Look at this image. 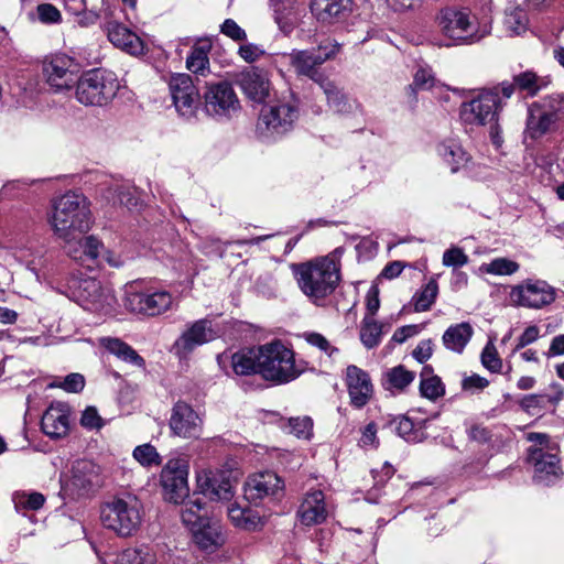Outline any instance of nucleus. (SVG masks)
Segmentation results:
<instances>
[{
	"label": "nucleus",
	"mask_w": 564,
	"mask_h": 564,
	"mask_svg": "<svg viewBox=\"0 0 564 564\" xmlns=\"http://www.w3.org/2000/svg\"><path fill=\"white\" fill-rule=\"evenodd\" d=\"M170 427L174 435L196 438L202 433V419L187 403L177 402L172 410Z\"/></svg>",
	"instance_id": "4be33fe9"
},
{
	"label": "nucleus",
	"mask_w": 564,
	"mask_h": 564,
	"mask_svg": "<svg viewBox=\"0 0 564 564\" xmlns=\"http://www.w3.org/2000/svg\"><path fill=\"white\" fill-rule=\"evenodd\" d=\"M436 153L449 167L452 173L462 171L470 160L469 154L455 139H447L440 142L436 147Z\"/></svg>",
	"instance_id": "7c9ffc66"
},
{
	"label": "nucleus",
	"mask_w": 564,
	"mask_h": 564,
	"mask_svg": "<svg viewBox=\"0 0 564 564\" xmlns=\"http://www.w3.org/2000/svg\"><path fill=\"white\" fill-rule=\"evenodd\" d=\"M482 366L491 372H500L502 368V360L498 355L497 348L492 340H489L484 347L481 352Z\"/></svg>",
	"instance_id": "5fc2aeb1"
},
{
	"label": "nucleus",
	"mask_w": 564,
	"mask_h": 564,
	"mask_svg": "<svg viewBox=\"0 0 564 564\" xmlns=\"http://www.w3.org/2000/svg\"><path fill=\"white\" fill-rule=\"evenodd\" d=\"M135 189L127 184L116 185L107 191L106 198L111 200L113 205H123L131 209L138 205V198L135 197Z\"/></svg>",
	"instance_id": "37998d69"
},
{
	"label": "nucleus",
	"mask_w": 564,
	"mask_h": 564,
	"mask_svg": "<svg viewBox=\"0 0 564 564\" xmlns=\"http://www.w3.org/2000/svg\"><path fill=\"white\" fill-rule=\"evenodd\" d=\"M527 440L532 443L528 448V462L533 466L536 482L551 485L562 477L558 458V445L545 433L530 432Z\"/></svg>",
	"instance_id": "39448f33"
},
{
	"label": "nucleus",
	"mask_w": 564,
	"mask_h": 564,
	"mask_svg": "<svg viewBox=\"0 0 564 564\" xmlns=\"http://www.w3.org/2000/svg\"><path fill=\"white\" fill-rule=\"evenodd\" d=\"M217 337L216 330L208 319L194 322L173 344L172 350L180 358L188 356L196 347L212 341Z\"/></svg>",
	"instance_id": "6ab92c4d"
},
{
	"label": "nucleus",
	"mask_w": 564,
	"mask_h": 564,
	"mask_svg": "<svg viewBox=\"0 0 564 564\" xmlns=\"http://www.w3.org/2000/svg\"><path fill=\"white\" fill-rule=\"evenodd\" d=\"M116 564H161L156 552L149 546L127 549L116 556Z\"/></svg>",
	"instance_id": "58836bf2"
},
{
	"label": "nucleus",
	"mask_w": 564,
	"mask_h": 564,
	"mask_svg": "<svg viewBox=\"0 0 564 564\" xmlns=\"http://www.w3.org/2000/svg\"><path fill=\"white\" fill-rule=\"evenodd\" d=\"M143 519L142 503L133 496L115 498L100 510L102 525L121 538L133 535Z\"/></svg>",
	"instance_id": "423d86ee"
},
{
	"label": "nucleus",
	"mask_w": 564,
	"mask_h": 564,
	"mask_svg": "<svg viewBox=\"0 0 564 564\" xmlns=\"http://www.w3.org/2000/svg\"><path fill=\"white\" fill-rule=\"evenodd\" d=\"M258 366L265 380L276 383L290 382L301 373L295 366L294 352L279 340L258 347Z\"/></svg>",
	"instance_id": "0eeeda50"
},
{
	"label": "nucleus",
	"mask_w": 564,
	"mask_h": 564,
	"mask_svg": "<svg viewBox=\"0 0 564 564\" xmlns=\"http://www.w3.org/2000/svg\"><path fill=\"white\" fill-rule=\"evenodd\" d=\"M133 458L145 468L158 467L162 463V457L158 453L156 448L149 444H142L137 446L132 452Z\"/></svg>",
	"instance_id": "de8ad7c7"
},
{
	"label": "nucleus",
	"mask_w": 564,
	"mask_h": 564,
	"mask_svg": "<svg viewBox=\"0 0 564 564\" xmlns=\"http://www.w3.org/2000/svg\"><path fill=\"white\" fill-rule=\"evenodd\" d=\"M48 224L54 236L70 243L76 237L86 235L93 225V216L85 196L67 192L56 198L48 214Z\"/></svg>",
	"instance_id": "f03ea898"
},
{
	"label": "nucleus",
	"mask_w": 564,
	"mask_h": 564,
	"mask_svg": "<svg viewBox=\"0 0 564 564\" xmlns=\"http://www.w3.org/2000/svg\"><path fill=\"white\" fill-rule=\"evenodd\" d=\"M238 55L246 63H254L265 55V51L261 45L254 43L242 42L238 48Z\"/></svg>",
	"instance_id": "13d9d810"
},
{
	"label": "nucleus",
	"mask_w": 564,
	"mask_h": 564,
	"mask_svg": "<svg viewBox=\"0 0 564 564\" xmlns=\"http://www.w3.org/2000/svg\"><path fill=\"white\" fill-rule=\"evenodd\" d=\"M100 485V467L93 460H76L68 478L62 487L64 494L73 499L88 495Z\"/></svg>",
	"instance_id": "ddd939ff"
},
{
	"label": "nucleus",
	"mask_w": 564,
	"mask_h": 564,
	"mask_svg": "<svg viewBox=\"0 0 564 564\" xmlns=\"http://www.w3.org/2000/svg\"><path fill=\"white\" fill-rule=\"evenodd\" d=\"M343 250L335 249L324 257L294 264V278L301 292L316 306H325L341 281Z\"/></svg>",
	"instance_id": "f257e3e1"
},
{
	"label": "nucleus",
	"mask_w": 564,
	"mask_h": 564,
	"mask_svg": "<svg viewBox=\"0 0 564 564\" xmlns=\"http://www.w3.org/2000/svg\"><path fill=\"white\" fill-rule=\"evenodd\" d=\"M354 0H311L310 9L315 20L325 26L343 22L351 12Z\"/></svg>",
	"instance_id": "412c9836"
},
{
	"label": "nucleus",
	"mask_w": 564,
	"mask_h": 564,
	"mask_svg": "<svg viewBox=\"0 0 564 564\" xmlns=\"http://www.w3.org/2000/svg\"><path fill=\"white\" fill-rule=\"evenodd\" d=\"M208 51V45L194 46L186 58L187 69L195 74L204 75L209 65Z\"/></svg>",
	"instance_id": "49530a36"
},
{
	"label": "nucleus",
	"mask_w": 564,
	"mask_h": 564,
	"mask_svg": "<svg viewBox=\"0 0 564 564\" xmlns=\"http://www.w3.org/2000/svg\"><path fill=\"white\" fill-rule=\"evenodd\" d=\"M123 303L130 312L156 316L171 308L173 297L167 291L143 292L131 284L126 289Z\"/></svg>",
	"instance_id": "f8f14e48"
},
{
	"label": "nucleus",
	"mask_w": 564,
	"mask_h": 564,
	"mask_svg": "<svg viewBox=\"0 0 564 564\" xmlns=\"http://www.w3.org/2000/svg\"><path fill=\"white\" fill-rule=\"evenodd\" d=\"M231 367L236 375L248 376L259 372L258 348L241 350L231 356Z\"/></svg>",
	"instance_id": "ea45409f"
},
{
	"label": "nucleus",
	"mask_w": 564,
	"mask_h": 564,
	"mask_svg": "<svg viewBox=\"0 0 564 564\" xmlns=\"http://www.w3.org/2000/svg\"><path fill=\"white\" fill-rule=\"evenodd\" d=\"M43 75L48 86L55 90L69 89L77 80L78 64L74 58L57 54L43 62Z\"/></svg>",
	"instance_id": "dca6fc26"
},
{
	"label": "nucleus",
	"mask_w": 564,
	"mask_h": 564,
	"mask_svg": "<svg viewBox=\"0 0 564 564\" xmlns=\"http://www.w3.org/2000/svg\"><path fill=\"white\" fill-rule=\"evenodd\" d=\"M231 523L247 531H254L262 525L261 517L249 508H242L236 503L227 508Z\"/></svg>",
	"instance_id": "e433bc0d"
},
{
	"label": "nucleus",
	"mask_w": 564,
	"mask_h": 564,
	"mask_svg": "<svg viewBox=\"0 0 564 564\" xmlns=\"http://www.w3.org/2000/svg\"><path fill=\"white\" fill-rule=\"evenodd\" d=\"M58 387L67 392L76 393L84 389L85 379L79 373H70L66 376L61 383H58Z\"/></svg>",
	"instance_id": "e2e57ef3"
},
{
	"label": "nucleus",
	"mask_w": 564,
	"mask_h": 564,
	"mask_svg": "<svg viewBox=\"0 0 564 564\" xmlns=\"http://www.w3.org/2000/svg\"><path fill=\"white\" fill-rule=\"evenodd\" d=\"M109 41L131 55H140L144 51L143 41L124 25L110 21L106 26Z\"/></svg>",
	"instance_id": "c756f323"
},
{
	"label": "nucleus",
	"mask_w": 564,
	"mask_h": 564,
	"mask_svg": "<svg viewBox=\"0 0 564 564\" xmlns=\"http://www.w3.org/2000/svg\"><path fill=\"white\" fill-rule=\"evenodd\" d=\"M474 334L469 323L463 322L449 326L443 334L442 340L444 346L455 352H463Z\"/></svg>",
	"instance_id": "f704fd0d"
},
{
	"label": "nucleus",
	"mask_w": 564,
	"mask_h": 564,
	"mask_svg": "<svg viewBox=\"0 0 564 564\" xmlns=\"http://www.w3.org/2000/svg\"><path fill=\"white\" fill-rule=\"evenodd\" d=\"M555 289L543 280H525L512 286L509 299L513 305L542 308L555 301Z\"/></svg>",
	"instance_id": "4468645a"
},
{
	"label": "nucleus",
	"mask_w": 564,
	"mask_h": 564,
	"mask_svg": "<svg viewBox=\"0 0 564 564\" xmlns=\"http://www.w3.org/2000/svg\"><path fill=\"white\" fill-rule=\"evenodd\" d=\"M563 98L552 97L534 102L529 108L525 134L535 140L551 132L560 120Z\"/></svg>",
	"instance_id": "9d476101"
},
{
	"label": "nucleus",
	"mask_w": 564,
	"mask_h": 564,
	"mask_svg": "<svg viewBox=\"0 0 564 564\" xmlns=\"http://www.w3.org/2000/svg\"><path fill=\"white\" fill-rule=\"evenodd\" d=\"M238 84L247 97L256 102L264 101L271 90L268 73L258 67L242 70L238 76Z\"/></svg>",
	"instance_id": "b1692460"
},
{
	"label": "nucleus",
	"mask_w": 564,
	"mask_h": 564,
	"mask_svg": "<svg viewBox=\"0 0 564 564\" xmlns=\"http://www.w3.org/2000/svg\"><path fill=\"white\" fill-rule=\"evenodd\" d=\"M438 293L437 282L432 279L414 296V308L416 312H425L431 308Z\"/></svg>",
	"instance_id": "09e8293b"
},
{
	"label": "nucleus",
	"mask_w": 564,
	"mask_h": 564,
	"mask_svg": "<svg viewBox=\"0 0 564 564\" xmlns=\"http://www.w3.org/2000/svg\"><path fill=\"white\" fill-rule=\"evenodd\" d=\"M42 431L51 438L64 437L69 430V410L64 403H52L41 421Z\"/></svg>",
	"instance_id": "c85d7f7f"
},
{
	"label": "nucleus",
	"mask_w": 564,
	"mask_h": 564,
	"mask_svg": "<svg viewBox=\"0 0 564 564\" xmlns=\"http://www.w3.org/2000/svg\"><path fill=\"white\" fill-rule=\"evenodd\" d=\"M518 262L508 258H495L488 263H482L479 271L491 275H511L519 270Z\"/></svg>",
	"instance_id": "c03bdc74"
},
{
	"label": "nucleus",
	"mask_w": 564,
	"mask_h": 564,
	"mask_svg": "<svg viewBox=\"0 0 564 564\" xmlns=\"http://www.w3.org/2000/svg\"><path fill=\"white\" fill-rule=\"evenodd\" d=\"M382 325L370 316H365L360 326V340L368 349L377 347L381 341Z\"/></svg>",
	"instance_id": "a19ab883"
},
{
	"label": "nucleus",
	"mask_w": 564,
	"mask_h": 564,
	"mask_svg": "<svg viewBox=\"0 0 564 564\" xmlns=\"http://www.w3.org/2000/svg\"><path fill=\"white\" fill-rule=\"evenodd\" d=\"M304 338L310 345L317 347L319 350L324 351L329 357L338 352V349L332 346L327 338L319 333H305Z\"/></svg>",
	"instance_id": "680f3d73"
},
{
	"label": "nucleus",
	"mask_w": 564,
	"mask_h": 564,
	"mask_svg": "<svg viewBox=\"0 0 564 564\" xmlns=\"http://www.w3.org/2000/svg\"><path fill=\"white\" fill-rule=\"evenodd\" d=\"M289 62L297 76H305L316 83L318 86L327 80L319 66L323 65L321 57L315 54V50H293L289 54Z\"/></svg>",
	"instance_id": "393cba45"
},
{
	"label": "nucleus",
	"mask_w": 564,
	"mask_h": 564,
	"mask_svg": "<svg viewBox=\"0 0 564 564\" xmlns=\"http://www.w3.org/2000/svg\"><path fill=\"white\" fill-rule=\"evenodd\" d=\"M14 508L17 511H26V510H39L45 502V498L40 492H28V491H17L12 497Z\"/></svg>",
	"instance_id": "a18cd8bd"
},
{
	"label": "nucleus",
	"mask_w": 564,
	"mask_h": 564,
	"mask_svg": "<svg viewBox=\"0 0 564 564\" xmlns=\"http://www.w3.org/2000/svg\"><path fill=\"white\" fill-rule=\"evenodd\" d=\"M398 434L408 442H420L422 432L415 427V424L408 416H401L395 421Z\"/></svg>",
	"instance_id": "864d4df0"
},
{
	"label": "nucleus",
	"mask_w": 564,
	"mask_h": 564,
	"mask_svg": "<svg viewBox=\"0 0 564 564\" xmlns=\"http://www.w3.org/2000/svg\"><path fill=\"white\" fill-rule=\"evenodd\" d=\"M529 17L523 7L510 2L505 9L503 29L509 36H520L529 30Z\"/></svg>",
	"instance_id": "473e14b6"
},
{
	"label": "nucleus",
	"mask_w": 564,
	"mask_h": 564,
	"mask_svg": "<svg viewBox=\"0 0 564 564\" xmlns=\"http://www.w3.org/2000/svg\"><path fill=\"white\" fill-rule=\"evenodd\" d=\"M501 108L502 99L499 97V91L484 89L469 101L462 104L459 117L465 124H494L498 120Z\"/></svg>",
	"instance_id": "1a4fd4ad"
},
{
	"label": "nucleus",
	"mask_w": 564,
	"mask_h": 564,
	"mask_svg": "<svg viewBox=\"0 0 564 564\" xmlns=\"http://www.w3.org/2000/svg\"><path fill=\"white\" fill-rule=\"evenodd\" d=\"M193 540L199 549L214 552L224 543L221 527L217 521L208 520L192 531Z\"/></svg>",
	"instance_id": "2f4dec72"
},
{
	"label": "nucleus",
	"mask_w": 564,
	"mask_h": 564,
	"mask_svg": "<svg viewBox=\"0 0 564 564\" xmlns=\"http://www.w3.org/2000/svg\"><path fill=\"white\" fill-rule=\"evenodd\" d=\"M205 107L213 116L231 117L239 110L240 105L230 84L217 83L208 86L205 93Z\"/></svg>",
	"instance_id": "a211bd4d"
},
{
	"label": "nucleus",
	"mask_w": 564,
	"mask_h": 564,
	"mask_svg": "<svg viewBox=\"0 0 564 564\" xmlns=\"http://www.w3.org/2000/svg\"><path fill=\"white\" fill-rule=\"evenodd\" d=\"M65 252L80 263H95L104 252L102 242L95 236H79L73 242H63Z\"/></svg>",
	"instance_id": "cd10ccee"
},
{
	"label": "nucleus",
	"mask_w": 564,
	"mask_h": 564,
	"mask_svg": "<svg viewBox=\"0 0 564 564\" xmlns=\"http://www.w3.org/2000/svg\"><path fill=\"white\" fill-rule=\"evenodd\" d=\"M540 336V329L535 325H531L524 329L522 335L518 339V344L516 345L513 352L524 348L525 346L534 343Z\"/></svg>",
	"instance_id": "69168bd1"
},
{
	"label": "nucleus",
	"mask_w": 564,
	"mask_h": 564,
	"mask_svg": "<svg viewBox=\"0 0 564 564\" xmlns=\"http://www.w3.org/2000/svg\"><path fill=\"white\" fill-rule=\"evenodd\" d=\"M468 257L458 247H452L443 253L442 263L445 267L460 268L467 264Z\"/></svg>",
	"instance_id": "bf43d9fd"
},
{
	"label": "nucleus",
	"mask_w": 564,
	"mask_h": 564,
	"mask_svg": "<svg viewBox=\"0 0 564 564\" xmlns=\"http://www.w3.org/2000/svg\"><path fill=\"white\" fill-rule=\"evenodd\" d=\"M243 489L246 499L257 503L264 498L276 497L282 494L284 482L275 473L264 471L250 476Z\"/></svg>",
	"instance_id": "aec40b11"
},
{
	"label": "nucleus",
	"mask_w": 564,
	"mask_h": 564,
	"mask_svg": "<svg viewBox=\"0 0 564 564\" xmlns=\"http://www.w3.org/2000/svg\"><path fill=\"white\" fill-rule=\"evenodd\" d=\"M326 96L327 104L335 112L349 113L356 107V101L349 99L343 90L329 78L319 86Z\"/></svg>",
	"instance_id": "c9c22d12"
},
{
	"label": "nucleus",
	"mask_w": 564,
	"mask_h": 564,
	"mask_svg": "<svg viewBox=\"0 0 564 564\" xmlns=\"http://www.w3.org/2000/svg\"><path fill=\"white\" fill-rule=\"evenodd\" d=\"M489 381L479 375H471L463 379L462 387L466 391H480L488 387Z\"/></svg>",
	"instance_id": "338daca9"
},
{
	"label": "nucleus",
	"mask_w": 564,
	"mask_h": 564,
	"mask_svg": "<svg viewBox=\"0 0 564 564\" xmlns=\"http://www.w3.org/2000/svg\"><path fill=\"white\" fill-rule=\"evenodd\" d=\"M170 93L177 112L192 116L199 101V91L188 74H174L169 80Z\"/></svg>",
	"instance_id": "f3484780"
},
{
	"label": "nucleus",
	"mask_w": 564,
	"mask_h": 564,
	"mask_svg": "<svg viewBox=\"0 0 564 564\" xmlns=\"http://www.w3.org/2000/svg\"><path fill=\"white\" fill-rule=\"evenodd\" d=\"M299 117V100L293 94L276 98L261 108L256 134L263 142L279 141L294 129Z\"/></svg>",
	"instance_id": "20e7f679"
},
{
	"label": "nucleus",
	"mask_w": 564,
	"mask_h": 564,
	"mask_svg": "<svg viewBox=\"0 0 564 564\" xmlns=\"http://www.w3.org/2000/svg\"><path fill=\"white\" fill-rule=\"evenodd\" d=\"M384 386L387 390L401 391L408 387L415 378V373L406 370L403 366L394 367L386 372Z\"/></svg>",
	"instance_id": "79ce46f5"
},
{
	"label": "nucleus",
	"mask_w": 564,
	"mask_h": 564,
	"mask_svg": "<svg viewBox=\"0 0 564 564\" xmlns=\"http://www.w3.org/2000/svg\"><path fill=\"white\" fill-rule=\"evenodd\" d=\"M197 486L210 500L228 501L234 496L231 481L224 473L204 470L197 475Z\"/></svg>",
	"instance_id": "bb28decb"
},
{
	"label": "nucleus",
	"mask_w": 564,
	"mask_h": 564,
	"mask_svg": "<svg viewBox=\"0 0 564 564\" xmlns=\"http://www.w3.org/2000/svg\"><path fill=\"white\" fill-rule=\"evenodd\" d=\"M343 44L332 37H325L322 40L316 50L315 54L321 57L322 64L327 61L335 59L341 52Z\"/></svg>",
	"instance_id": "603ef678"
},
{
	"label": "nucleus",
	"mask_w": 564,
	"mask_h": 564,
	"mask_svg": "<svg viewBox=\"0 0 564 564\" xmlns=\"http://www.w3.org/2000/svg\"><path fill=\"white\" fill-rule=\"evenodd\" d=\"M77 294L85 310L110 314L115 311L117 299L109 286H104L100 281L88 278L78 282Z\"/></svg>",
	"instance_id": "2eb2a0df"
},
{
	"label": "nucleus",
	"mask_w": 564,
	"mask_h": 564,
	"mask_svg": "<svg viewBox=\"0 0 564 564\" xmlns=\"http://www.w3.org/2000/svg\"><path fill=\"white\" fill-rule=\"evenodd\" d=\"M181 517L183 523L191 531L209 520L206 507L199 498L185 502L182 508Z\"/></svg>",
	"instance_id": "4c0bfd02"
},
{
	"label": "nucleus",
	"mask_w": 564,
	"mask_h": 564,
	"mask_svg": "<svg viewBox=\"0 0 564 564\" xmlns=\"http://www.w3.org/2000/svg\"><path fill=\"white\" fill-rule=\"evenodd\" d=\"M189 463L186 457L171 458L161 470L160 481L164 497L173 503H181L189 494L187 482Z\"/></svg>",
	"instance_id": "9b49d317"
},
{
	"label": "nucleus",
	"mask_w": 564,
	"mask_h": 564,
	"mask_svg": "<svg viewBox=\"0 0 564 564\" xmlns=\"http://www.w3.org/2000/svg\"><path fill=\"white\" fill-rule=\"evenodd\" d=\"M119 82L112 72L90 69L76 80L75 97L84 106L102 107L117 95Z\"/></svg>",
	"instance_id": "6e6552de"
},
{
	"label": "nucleus",
	"mask_w": 564,
	"mask_h": 564,
	"mask_svg": "<svg viewBox=\"0 0 564 564\" xmlns=\"http://www.w3.org/2000/svg\"><path fill=\"white\" fill-rule=\"evenodd\" d=\"M514 84L521 90H525L529 95H535L542 87L546 86L547 82L539 77L533 72L521 73L513 78Z\"/></svg>",
	"instance_id": "8fccbe9b"
},
{
	"label": "nucleus",
	"mask_w": 564,
	"mask_h": 564,
	"mask_svg": "<svg viewBox=\"0 0 564 564\" xmlns=\"http://www.w3.org/2000/svg\"><path fill=\"white\" fill-rule=\"evenodd\" d=\"M284 429L299 438L307 440L312 435L313 421L308 416L291 417Z\"/></svg>",
	"instance_id": "3c124183"
},
{
	"label": "nucleus",
	"mask_w": 564,
	"mask_h": 564,
	"mask_svg": "<svg viewBox=\"0 0 564 564\" xmlns=\"http://www.w3.org/2000/svg\"><path fill=\"white\" fill-rule=\"evenodd\" d=\"M434 22L442 35V41L436 43L441 47L478 43L491 32L490 25H479L465 8H443L435 15Z\"/></svg>",
	"instance_id": "7ed1b4c3"
},
{
	"label": "nucleus",
	"mask_w": 564,
	"mask_h": 564,
	"mask_svg": "<svg viewBox=\"0 0 564 564\" xmlns=\"http://www.w3.org/2000/svg\"><path fill=\"white\" fill-rule=\"evenodd\" d=\"M327 517L328 510L323 491L315 489L306 492L297 510L300 522L312 527L323 523Z\"/></svg>",
	"instance_id": "a878e982"
},
{
	"label": "nucleus",
	"mask_w": 564,
	"mask_h": 564,
	"mask_svg": "<svg viewBox=\"0 0 564 564\" xmlns=\"http://www.w3.org/2000/svg\"><path fill=\"white\" fill-rule=\"evenodd\" d=\"M220 32L234 42L242 43L247 41L246 31L232 19H226L220 24Z\"/></svg>",
	"instance_id": "052dcab7"
},
{
	"label": "nucleus",
	"mask_w": 564,
	"mask_h": 564,
	"mask_svg": "<svg viewBox=\"0 0 564 564\" xmlns=\"http://www.w3.org/2000/svg\"><path fill=\"white\" fill-rule=\"evenodd\" d=\"M100 345L118 359L128 362L138 368L144 367V359L128 344L119 338L102 337Z\"/></svg>",
	"instance_id": "72a5a7b5"
},
{
	"label": "nucleus",
	"mask_w": 564,
	"mask_h": 564,
	"mask_svg": "<svg viewBox=\"0 0 564 564\" xmlns=\"http://www.w3.org/2000/svg\"><path fill=\"white\" fill-rule=\"evenodd\" d=\"M346 386L351 405L365 406L373 394V386L369 375L361 368L350 365L346 369Z\"/></svg>",
	"instance_id": "5701e85b"
},
{
	"label": "nucleus",
	"mask_w": 564,
	"mask_h": 564,
	"mask_svg": "<svg viewBox=\"0 0 564 564\" xmlns=\"http://www.w3.org/2000/svg\"><path fill=\"white\" fill-rule=\"evenodd\" d=\"M420 391L424 398L436 400L444 394V386L436 376L421 380Z\"/></svg>",
	"instance_id": "6e6d98bb"
},
{
	"label": "nucleus",
	"mask_w": 564,
	"mask_h": 564,
	"mask_svg": "<svg viewBox=\"0 0 564 564\" xmlns=\"http://www.w3.org/2000/svg\"><path fill=\"white\" fill-rule=\"evenodd\" d=\"M39 19L44 23H56L61 20V12L50 3H43L37 7Z\"/></svg>",
	"instance_id": "0e129e2a"
},
{
	"label": "nucleus",
	"mask_w": 564,
	"mask_h": 564,
	"mask_svg": "<svg viewBox=\"0 0 564 564\" xmlns=\"http://www.w3.org/2000/svg\"><path fill=\"white\" fill-rule=\"evenodd\" d=\"M435 75L430 66H420L414 74L413 86L421 90H429L435 86Z\"/></svg>",
	"instance_id": "4d7b16f0"
},
{
	"label": "nucleus",
	"mask_w": 564,
	"mask_h": 564,
	"mask_svg": "<svg viewBox=\"0 0 564 564\" xmlns=\"http://www.w3.org/2000/svg\"><path fill=\"white\" fill-rule=\"evenodd\" d=\"M433 354V341L431 339L422 340L417 344V346L414 348L412 356L415 358L419 362H424L427 359L431 358Z\"/></svg>",
	"instance_id": "774afa93"
}]
</instances>
